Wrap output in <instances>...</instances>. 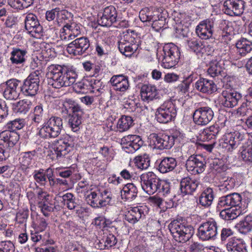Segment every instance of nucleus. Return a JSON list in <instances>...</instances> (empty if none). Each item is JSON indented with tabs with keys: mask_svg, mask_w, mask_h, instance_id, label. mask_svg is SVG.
<instances>
[{
	"mask_svg": "<svg viewBox=\"0 0 252 252\" xmlns=\"http://www.w3.org/2000/svg\"><path fill=\"white\" fill-rule=\"evenodd\" d=\"M47 76L49 80L48 84L54 88L60 89L73 84L77 74L74 70L66 66L51 64L47 68Z\"/></svg>",
	"mask_w": 252,
	"mask_h": 252,
	"instance_id": "nucleus-1",
	"label": "nucleus"
},
{
	"mask_svg": "<svg viewBox=\"0 0 252 252\" xmlns=\"http://www.w3.org/2000/svg\"><path fill=\"white\" fill-rule=\"evenodd\" d=\"M140 178L142 189L149 195L153 194L157 191L163 195L170 192L169 183L160 180L152 172L142 174Z\"/></svg>",
	"mask_w": 252,
	"mask_h": 252,
	"instance_id": "nucleus-2",
	"label": "nucleus"
},
{
	"mask_svg": "<svg viewBox=\"0 0 252 252\" xmlns=\"http://www.w3.org/2000/svg\"><path fill=\"white\" fill-rule=\"evenodd\" d=\"M168 228L174 240L180 243L188 241L194 233L192 226L182 223L176 220L169 224Z\"/></svg>",
	"mask_w": 252,
	"mask_h": 252,
	"instance_id": "nucleus-3",
	"label": "nucleus"
},
{
	"mask_svg": "<svg viewBox=\"0 0 252 252\" xmlns=\"http://www.w3.org/2000/svg\"><path fill=\"white\" fill-rule=\"evenodd\" d=\"M66 114L69 115L68 124L72 131L77 132L80 129L83 111L77 104H70L68 101L63 103Z\"/></svg>",
	"mask_w": 252,
	"mask_h": 252,
	"instance_id": "nucleus-4",
	"label": "nucleus"
},
{
	"mask_svg": "<svg viewBox=\"0 0 252 252\" xmlns=\"http://www.w3.org/2000/svg\"><path fill=\"white\" fill-rule=\"evenodd\" d=\"M40 128L39 135L43 138H55L59 135L63 129V120L61 118L51 117L44 125Z\"/></svg>",
	"mask_w": 252,
	"mask_h": 252,
	"instance_id": "nucleus-5",
	"label": "nucleus"
},
{
	"mask_svg": "<svg viewBox=\"0 0 252 252\" xmlns=\"http://www.w3.org/2000/svg\"><path fill=\"white\" fill-rule=\"evenodd\" d=\"M245 140L243 134L235 131L225 134L221 139L220 145L228 151L231 152L239 146H242V148H244Z\"/></svg>",
	"mask_w": 252,
	"mask_h": 252,
	"instance_id": "nucleus-6",
	"label": "nucleus"
},
{
	"mask_svg": "<svg viewBox=\"0 0 252 252\" xmlns=\"http://www.w3.org/2000/svg\"><path fill=\"white\" fill-rule=\"evenodd\" d=\"M139 39L126 34L124 35L118 43L120 52L126 57H131L139 47Z\"/></svg>",
	"mask_w": 252,
	"mask_h": 252,
	"instance_id": "nucleus-7",
	"label": "nucleus"
},
{
	"mask_svg": "<svg viewBox=\"0 0 252 252\" xmlns=\"http://www.w3.org/2000/svg\"><path fill=\"white\" fill-rule=\"evenodd\" d=\"M111 194L106 190L103 192L99 190L91 191L86 197L87 203L93 208H101L110 203Z\"/></svg>",
	"mask_w": 252,
	"mask_h": 252,
	"instance_id": "nucleus-8",
	"label": "nucleus"
},
{
	"mask_svg": "<svg viewBox=\"0 0 252 252\" xmlns=\"http://www.w3.org/2000/svg\"><path fill=\"white\" fill-rule=\"evenodd\" d=\"M218 235V225L214 220L202 223L198 228L197 236L203 241L215 240Z\"/></svg>",
	"mask_w": 252,
	"mask_h": 252,
	"instance_id": "nucleus-9",
	"label": "nucleus"
},
{
	"mask_svg": "<svg viewBox=\"0 0 252 252\" xmlns=\"http://www.w3.org/2000/svg\"><path fill=\"white\" fill-rule=\"evenodd\" d=\"M241 195L238 193H230L223 195L219 198L217 207L222 208L233 207L245 210L246 206L243 204Z\"/></svg>",
	"mask_w": 252,
	"mask_h": 252,
	"instance_id": "nucleus-10",
	"label": "nucleus"
},
{
	"mask_svg": "<svg viewBox=\"0 0 252 252\" xmlns=\"http://www.w3.org/2000/svg\"><path fill=\"white\" fill-rule=\"evenodd\" d=\"M194 123L198 126H205L213 119L214 112L209 106H201L196 109L193 113Z\"/></svg>",
	"mask_w": 252,
	"mask_h": 252,
	"instance_id": "nucleus-11",
	"label": "nucleus"
},
{
	"mask_svg": "<svg viewBox=\"0 0 252 252\" xmlns=\"http://www.w3.org/2000/svg\"><path fill=\"white\" fill-rule=\"evenodd\" d=\"M90 46V40L85 36L77 38L69 43L66 51L69 54L74 56L82 55L86 53Z\"/></svg>",
	"mask_w": 252,
	"mask_h": 252,
	"instance_id": "nucleus-12",
	"label": "nucleus"
},
{
	"mask_svg": "<svg viewBox=\"0 0 252 252\" xmlns=\"http://www.w3.org/2000/svg\"><path fill=\"white\" fill-rule=\"evenodd\" d=\"M206 167L205 159L199 155H191L186 161L187 170L192 174L202 173Z\"/></svg>",
	"mask_w": 252,
	"mask_h": 252,
	"instance_id": "nucleus-13",
	"label": "nucleus"
},
{
	"mask_svg": "<svg viewBox=\"0 0 252 252\" xmlns=\"http://www.w3.org/2000/svg\"><path fill=\"white\" fill-rule=\"evenodd\" d=\"M121 144L126 152L133 153L143 145V141L139 135H128L121 139Z\"/></svg>",
	"mask_w": 252,
	"mask_h": 252,
	"instance_id": "nucleus-14",
	"label": "nucleus"
},
{
	"mask_svg": "<svg viewBox=\"0 0 252 252\" xmlns=\"http://www.w3.org/2000/svg\"><path fill=\"white\" fill-rule=\"evenodd\" d=\"M34 206L37 207L43 214L47 217L49 212L53 211V208L45 204L46 201V193L42 190L41 188L36 186L34 189Z\"/></svg>",
	"mask_w": 252,
	"mask_h": 252,
	"instance_id": "nucleus-15",
	"label": "nucleus"
},
{
	"mask_svg": "<svg viewBox=\"0 0 252 252\" xmlns=\"http://www.w3.org/2000/svg\"><path fill=\"white\" fill-rule=\"evenodd\" d=\"M245 3L244 0H226L223 3V10L231 16H240L244 12Z\"/></svg>",
	"mask_w": 252,
	"mask_h": 252,
	"instance_id": "nucleus-16",
	"label": "nucleus"
},
{
	"mask_svg": "<svg viewBox=\"0 0 252 252\" xmlns=\"http://www.w3.org/2000/svg\"><path fill=\"white\" fill-rule=\"evenodd\" d=\"M242 98L240 93L233 90H223L220 96V103L224 107L232 108L236 106Z\"/></svg>",
	"mask_w": 252,
	"mask_h": 252,
	"instance_id": "nucleus-17",
	"label": "nucleus"
},
{
	"mask_svg": "<svg viewBox=\"0 0 252 252\" xmlns=\"http://www.w3.org/2000/svg\"><path fill=\"white\" fill-rule=\"evenodd\" d=\"M118 19V13L115 7L113 6H109L105 7L103 11L102 15L98 19L99 25L104 27H110L113 24L116 23Z\"/></svg>",
	"mask_w": 252,
	"mask_h": 252,
	"instance_id": "nucleus-18",
	"label": "nucleus"
},
{
	"mask_svg": "<svg viewBox=\"0 0 252 252\" xmlns=\"http://www.w3.org/2000/svg\"><path fill=\"white\" fill-rule=\"evenodd\" d=\"M172 138L168 135H158L153 133L151 135V143L153 144L155 148L159 150L169 149L174 145Z\"/></svg>",
	"mask_w": 252,
	"mask_h": 252,
	"instance_id": "nucleus-19",
	"label": "nucleus"
},
{
	"mask_svg": "<svg viewBox=\"0 0 252 252\" xmlns=\"http://www.w3.org/2000/svg\"><path fill=\"white\" fill-rule=\"evenodd\" d=\"M214 22L212 20H206L201 22L196 28L197 35L203 39H207L212 37Z\"/></svg>",
	"mask_w": 252,
	"mask_h": 252,
	"instance_id": "nucleus-20",
	"label": "nucleus"
},
{
	"mask_svg": "<svg viewBox=\"0 0 252 252\" xmlns=\"http://www.w3.org/2000/svg\"><path fill=\"white\" fill-rule=\"evenodd\" d=\"M199 185L198 180L189 177H185L180 182L181 192L185 195L191 194L196 190Z\"/></svg>",
	"mask_w": 252,
	"mask_h": 252,
	"instance_id": "nucleus-21",
	"label": "nucleus"
},
{
	"mask_svg": "<svg viewBox=\"0 0 252 252\" xmlns=\"http://www.w3.org/2000/svg\"><path fill=\"white\" fill-rule=\"evenodd\" d=\"M110 82L114 89L117 91L124 92L129 87L128 77L122 74L113 75Z\"/></svg>",
	"mask_w": 252,
	"mask_h": 252,
	"instance_id": "nucleus-22",
	"label": "nucleus"
},
{
	"mask_svg": "<svg viewBox=\"0 0 252 252\" xmlns=\"http://www.w3.org/2000/svg\"><path fill=\"white\" fill-rule=\"evenodd\" d=\"M195 88L202 93L212 94L217 90L216 85L212 80L200 78L195 83Z\"/></svg>",
	"mask_w": 252,
	"mask_h": 252,
	"instance_id": "nucleus-23",
	"label": "nucleus"
},
{
	"mask_svg": "<svg viewBox=\"0 0 252 252\" xmlns=\"http://www.w3.org/2000/svg\"><path fill=\"white\" fill-rule=\"evenodd\" d=\"M140 93L141 98L144 101L149 102L158 97V93L157 88L155 86L151 84L143 85Z\"/></svg>",
	"mask_w": 252,
	"mask_h": 252,
	"instance_id": "nucleus-24",
	"label": "nucleus"
},
{
	"mask_svg": "<svg viewBox=\"0 0 252 252\" xmlns=\"http://www.w3.org/2000/svg\"><path fill=\"white\" fill-rule=\"evenodd\" d=\"M73 143L70 140H60L54 147L55 154L57 158H61L67 155L72 149Z\"/></svg>",
	"mask_w": 252,
	"mask_h": 252,
	"instance_id": "nucleus-25",
	"label": "nucleus"
},
{
	"mask_svg": "<svg viewBox=\"0 0 252 252\" xmlns=\"http://www.w3.org/2000/svg\"><path fill=\"white\" fill-rule=\"evenodd\" d=\"M232 23L225 20H220L219 24V38L221 42L227 43L230 40V34L232 32Z\"/></svg>",
	"mask_w": 252,
	"mask_h": 252,
	"instance_id": "nucleus-26",
	"label": "nucleus"
},
{
	"mask_svg": "<svg viewBox=\"0 0 252 252\" xmlns=\"http://www.w3.org/2000/svg\"><path fill=\"white\" fill-rule=\"evenodd\" d=\"M19 135L14 131L5 130L0 133V140H2L6 146L13 147L18 141Z\"/></svg>",
	"mask_w": 252,
	"mask_h": 252,
	"instance_id": "nucleus-27",
	"label": "nucleus"
},
{
	"mask_svg": "<svg viewBox=\"0 0 252 252\" xmlns=\"http://www.w3.org/2000/svg\"><path fill=\"white\" fill-rule=\"evenodd\" d=\"M121 193L123 199L131 201L137 197L138 189L133 183H128L123 187Z\"/></svg>",
	"mask_w": 252,
	"mask_h": 252,
	"instance_id": "nucleus-28",
	"label": "nucleus"
},
{
	"mask_svg": "<svg viewBox=\"0 0 252 252\" xmlns=\"http://www.w3.org/2000/svg\"><path fill=\"white\" fill-rule=\"evenodd\" d=\"M145 216L142 206L132 208L125 215V219L129 222L134 224Z\"/></svg>",
	"mask_w": 252,
	"mask_h": 252,
	"instance_id": "nucleus-29",
	"label": "nucleus"
},
{
	"mask_svg": "<svg viewBox=\"0 0 252 252\" xmlns=\"http://www.w3.org/2000/svg\"><path fill=\"white\" fill-rule=\"evenodd\" d=\"M224 61L220 59V57H216V59L213 60L210 63V67L208 69V73L212 77H216L220 74L222 71Z\"/></svg>",
	"mask_w": 252,
	"mask_h": 252,
	"instance_id": "nucleus-30",
	"label": "nucleus"
},
{
	"mask_svg": "<svg viewBox=\"0 0 252 252\" xmlns=\"http://www.w3.org/2000/svg\"><path fill=\"white\" fill-rule=\"evenodd\" d=\"M220 127L218 124L213 125L205 128L201 133V138L204 141L215 139L220 132Z\"/></svg>",
	"mask_w": 252,
	"mask_h": 252,
	"instance_id": "nucleus-31",
	"label": "nucleus"
},
{
	"mask_svg": "<svg viewBox=\"0 0 252 252\" xmlns=\"http://www.w3.org/2000/svg\"><path fill=\"white\" fill-rule=\"evenodd\" d=\"M176 166L177 161L175 158L167 157L161 160L158 170L161 173H166L172 171Z\"/></svg>",
	"mask_w": 252,
	"mask_h": 252,
	"instance_id": "nucleus-32",
	"label": "nucleus"
},
{
	"mask_svg": "<svg viewBox=\"0 0 252 252\" xmlns=\"http://www.w3.org/2000/svg\"><path fill=\"white\" fill-rule=\"evenodd\" d=\"M220 213V217L225 220H232L243 213L244 210L233 207L222 208Z\"/></svg>",
	"mask_w": 252,
	"mask_h": 252,
	"instance_id": "nucleus-33",
	"label": "nucleus"
},
{
	"mask_svg": "<svg viewBox=\"0 0 252 252\" xmlns=\"http://www.w3.org/2000/svg\"><path fill=\"white\" fill-rule=\"evenodd\" d=\"M246 244L241 239L232 238L230 239L226 245L228 251L231 252H244L246 251Z\"/></svg>",
	"mask_w": 252,
	"mask_h": 252,
	"instance_id": "nucleus-34",
	"label": "nucleus"
},
{
	"mask_svg": "<svg viewBox=\"0 0 252 252\" xmlns=\"http://www.w3.org/2000/svg\"><path fill=\"white\" fill-rule=\"evenodd\" d=\"M236 52L241 56H245L252 50V42L246 38H241L236 43Z\"/></svg>",
	"mask_w": 252,
	"mask_h": 252,
	"instance_id": "nucleus-35",
	"label": "nucleus"
},
{
	"mask_svg": "<svg viewBox=\"0 0 252 252\" xmlns=\"http://www.w3.org/2000/svg\"><path fill=\"white\" fill-rule=\"evenodd\" d=\"M214 194L213 189L208 188L201 194L199 198V204L204 207L210 206L214 200Z\"/></svg>",
	"mask_w": 252,
	"mask_h": 252,
	"instance_id": "nucleus-36",
	"label": "nucleus"
},
{
	"mask_svg": "<svg viewBox=\"0 0 252 252\" xmlns=\"http://www.w3.org/2000/svg\"><path fill=\"white\" fill-rule=\"evenodd\" d=\"M87 84L90 91L95 93L97 95L103 93L104 85L100 80L91 78L87 80Z\"/></svg>",
	"mask_w": 252,
	"mask_h": 252,
	"instance_id": "nucleus-37",
	"label": "nucleus"
},
{
	"mask_svg": "<svg viewBox=\"0 0 252 252\" xmlns=\"http://www.w3.org/2000/svg\"><path fill=\"white\" fill-rule=\"evenodd\" d=\"M132 118L128 116H122L117 122V128L120 132L127 130L133 125Z\"/></svg>",
	"mask_w": 252,
	"mask_h": 252,
	"instance_id": "nucleus-38",
	"label": "nucleus"
},
{
	"mask_svg": "<svg viewBox=\"0 0 252 252\" xmlns=\"http://www.w3.org/2000/svg\"><path fill=\"white\" fill-rule=\"evenodd\" d=\"M161 56H171L180 58V52L178 47L173 43L165 44L163 47Z\"/></svg>",
	"mask_w": 252,
	"mask_h": 252,
	"instance_id": "nucleus-39",
	"label": "nucleus"
},
{
	"mask_svg": "<svg viewBox=\"0 0 252 252\" xmlns=\"http://www.w3.org/2000/svg\"><path fill=\"white\" fill-rule=\"evenodd\" d=\"M157 57L159 60L161 57L162 66L167 69L174 67L180 59V58L171 56H160L158 53H157Z\"/></svg>",
	"mask_w": 252,
	"mask_h": 252,
	"instance_id": "nucleus-40",
	"label": "nucleus"
},
{
	"mask_svg": "<svg viewBox=\"0 0 252 252\" xmlns=\"http://www.w3.org/2000/svg\"><path fill=\"white\" fill-rule=\"evenodd\" d=\"M21 155H22L20 161L21 169L26 174H28L30 173L32 167L31 152H25Z\"/></svg>",
	"mask_w": 252,
	"mask_h": 252,
	"instance_id": "nucleus-41",
	"label": "nucleus"
},
{
	"mask_svg": "<svg viewBox=\"0 0 252 252\" xmlns=\"http://www.w3.org/2000/svg\"><path fill=\"white\" fill-rule=\"evenodd\" d=\"M30 103V101L25 100L14 103L12 104V109L15 113L25 114L31 108Z\"/></svg>",
	"mask_w": 252,
	"mask_h": 252,
	"instance_id": "nucleus-42",
	"label": "nucleus"
},
{
	"mask_svg": "<svg viewBox=\"0 0 252 252\" xmlns=\"http://www.w3.org/2000/svg\"><path fill=\"white\" fill-rule=\"evenodd\" d=\"M63 202L64 205H66L69 210L75 209L79 205L76 202V198L74 195L71 193H66L62 196Z\"/></svg>",
	"mask_w": 252,
	"mask_h": 252,
	"instance_id": "nucleus-43",
	"label": "nucleus"
},
{
	"mask_svg": "<svg viewBox=\"0 0 252 252\" xmlns=\"http://www.w3.org/2000/svg\"><path fill=\"white\" fill-rule=\"evenodd\" d=\"M237 227L240 233H247L252 229V218L251 216H247L243 220L238 224Z\"/></svg>",
	"mask_w": 252,
	"mask_h": 252,
	"instance_id": "nucleus-44",
	"label": "nucleus"
},
{
	"mask_svg": "<svg viewBox=\"0 0 252 252\" xmlns=\"http://www.w3.org/2000/svg\"><path fill=\"white\" fill-rule=\"evenodd\" d=\"M134 161L135 165L140 169H147L150 166V160L147 154L136 157Z\"/></svg>",
	"mask_w": 252,
	"mask_h": 252,
	"instance_id": "nucleus-45",
	"label": "nucleus"
},
{
	"mask_svg": "<svg viewBox=\"0 0 252 252\" xmlns=\"http://www.w3.org/2000/svg\"><path fill=\"white\" fill-rule=\"evenodd\" d=\"M139 18L143 22L153 21L156 15L154 14L152 9L148 7L142 9L139 12Z\"/></svg>",
	"mask_w": 252,
	"mask_h": 252,
	"instance_id": "nucleus-46",
	"label": "nucleus"
},
{
	"mask_svg": "<svg viewBox=\"0 0 252 252\" xmlns=\"http://www.w3.org/2000/svg\"><path fill=\"white\" fill-rule=\"evenodd\" d=\"M163 111L166 112L173 118L176 116L177 111L174 104L171 100H167L163 102L159 107Z\"/></svg>",
	"mask_w": 252,
	"mask_h": 252,
	"instance_id": "nucleus-47",
	"label": "nucleus"
},
{
	"mask_svg": "<svg viewBox=\"0 0 252 252\" xmlns=\"http://www.w3.org/2000/svg\"><path fill=\"white\" fill-rule=\"evenodd\" d=\"M156 118L159 123L163 124L168 123L173 119L172 116H169L168 114L163 111V110L159 107H158L156 111Z\"/></svg>",
	"mask_w": 252,
	"mask_h": 252,
	"instance_id": "nucleus-48",
	"label": "nucleus"
},
{
	"mask_svg": "<svg viewBox=\"0 0 252 252\" xmlns=\"http://www.w3.org/2000/svg\"><path fill=\"white\" fill-rule=\"evenodd\" d=\"M32 38L41 39L43 36V29L39 22L32 16Z\"/></svg>",
	"mask_w": 252,
	"mask_h": 252,
	"instance_id": "nucleus-49",
	"label": "nucleus"
},
{
	"mask_svg": "<svg viewBox=\"0 0 252 252\" xmlns=\"http://www.w3.org/2000/svg\"><path fill=\"white\" fill-rule=\"evenodd\" d=\"M42 72L36 70L32 73V95L37 93L39 88L40 76Z\"/></svg>",
	"mask_w": 252,
	"mask_h": 252,
	"instance_id": "nucleus-50",
	"label": "nucleus"
},
{
	"mask_svg": "<svg viewBox=\"0 0 252 252\" xmlns=\"http://www.w3.org/2000/svg\"><path fill=\"white\" fill-rule=\"evenodd\" d=\"M166 18L161 15L155 16L153 20L152 28L156 31H159L165 25Z\"/></svg>",
	"mask_w": 252,
	"mask_h": 252,
	"instance_id": "nucleus-51",
	"label": "nucleus"
},
{
	"mask_svg": "<svg viewBox=\"0 0 252 252\" xmlns=\"http://www.w3.org/2000/svg\"><path fill=\"white\" fill-rule=\"evenodd\" d=\"M189 48L192 51L197 53L202 48L201 43L195 38H189L187 40Z\"/></svg>",
	"mask_w": 252,
	"mask_h": 252,
	"instance_id": "nucleus-52",
	"label": "nucleus"
},
{
	"mask_svg": "<svg viewBox=\"0 0 252 252\" xmlns=\"http://www.w3.org/2000/svg\"><path fill=\"white\" fill-rule=\"evenodd\" d=\"M32 85V77L31 74L28 77L25 81L23 85L21 87V91L22 93L26 96H32V89L31 86Z\"/></svg>",
	"mask_w": 252,
	"mask_h": 252,
	"instance_id": "nucleus-53",
	"label": "nucleus"
},
{
	"mask_svg": "<svg viewBox=\"0 0 252 252\" xmlns=\"http://www.w3.org/2000/svg\"><path fill=\"white\" fill-rule=\"evenodd\" d=\"M197 74L191 73L183 81V84L179 87L181 88V91L184 93L188 91L190 83L197 78Z\"/></svg>",
	"mask_w": 252,
	"mask_h": 252,
	"instance_id": "nucleus-54",
	"label": "nucleus"
},
{
	"mask_svg": "<svg viewBox=\"0 0 252 252\" xmlns=\"http://www.w3.org/2000/svg\"><path fill=\"white\" fill-rule=\"evenodd\" d=\"M24 52L20 50H14L11 53L10 60L12 63L18 64L24 61Z\"/></svg>",
	"mask_w": 252,
	"mask_h": 252,
	"instance_id": "nucleus-55",
	"label": "nucleus"
},
{
	"mask_svg": "<svg viewBox=\"0 0 252 252\" xmlns=\"http://www.w3.org/2000/svg\"><path fill=\"white\" fill-rule=\"evenodd\" d=\"M33 177L36 182L38 183L40 186H43L45 185L46 182V178L43 169L35 171Z\"/></svg>",
	"mask_w": 252,
	"mask_h": 252,
	"instance_id": "nucleus-56",
	"label": "nucleus"
},
{
	"mask_svg": "<svg viewBox=\"0 0 252 252\" xmlns=\"http://www.w3.org/2000/svg\"><path fill=\"white\" fill-rule=\"evenodd\" d=\"M42 112L43 109L41 106L38 105L34 108V122L35 124L37 123V125L39 124L40 127L43 125L42 118Z\"/></svg>",
	"mask_w": 252,
	"mask_h": 252,
	"instance_id": "nucleus-57",
	"label": "nucleus"
},
{
	"mask_svg": "<svg viewBox=\"0 0 252 252\" xmlns=\"http://www.w3.org/2000/svg\"><path fill=\"white\" fill-rule=\"evenodd\" d=\"M241 157L244 160L252 162V145L242 148Z\"/></svg>",
	"mask_w": 252,
	"mask_h": 252,
	"instance_id": "nucleus-58",
	"label": "nucleus"
},
{
	"mask_svg": "<svg viewBox=\"0 0 252 252\" xmlns=\"http://www.w3.org/2000/svg\"><path fill=\"white\" fill-rule=\"evenodd\" d=\"M65 28L68 30V32L67 36V40H72L75 37H76L80 33V32L78 31V29H76V33L74 32L75 29V24H72L71 25L66 24L63 27V30L64 31Z\"/></svg>",
	"mask_w": 252,
	"mask_h": 252,
	"instance_id": "nucleus-59",
	"label": "nucleus"
},
{
	"mask_svg": "<svg viewBox=\"0 0 252 252\" xmlns=\"http://www.w3.org/2000/svg\"><path fill=\"white\" fill-rule=\"evenodd\" d=\"M7 127L10 129V131H15L17 129H20L23 127V124L20 119L10 121L7 124Z\"/></svg>",
	"mask_w": 252,
	"mask_h": 252,
	"instance_id": "nucleus-60",
	"label": "nucleus"
},
{
	"mask_svg": "<svg viewBox=\"0 0 252 252\" xmlns=\"http://www.w3.org/2000/svg\"><path fill=\"white\" fill-rule=\"evenodd\" d=\"M14 246L10 241L0 243V252H14Z\"/></svg>",
	"mask_w": 252,
	"mask_h": 252,
	"instance_id": "nucleus-61",
	"label": "nucleus"
},
{
	"mask_svg": "<svg viewBox=\"0 0 252 252\" xmlns=\"http://www.w3.org/2000/svg\"><path fill=\"white\" fill-rule=\"evenodd\" d=\"M23 0H8V4L15 9H21L22 8H27L30 4H26L22 2Z\"/></svg>",
	"mask_w": 252,
	"mask_h": 252,
	"instance_id": "nucleus-62",
	"label": "nucleus"
},
{
	"mask_svg": "<svg viewBox=\"0 0 252 252\" xmlns=\"http://www.w3.org/2000/svg\"><path fill=\"white\" fill-rule=\"evenodd\" d=\"M8 106L5 101L0 99V123L8 115Z\"/></svg>",
	"mask_w": 252,
	"mask_h": 252,
	"instance_id": "nucleus-63",
	"label": "nucleus"
},
{
	"mask_svg": "<svg viewBox=\"0 0 252 252\" xmlns=\"http://www.w3.org/2000/svg\"><path fill=\"white\" fill-rule=\"evenodd\" d=\"M117 242L116 237L112 234L108 235L104 241V246L107 248H110L115 246Z\"/></svg>",
	"mask_w": 252,
	"mask_h": 252,
	"instance_id": "nucleus-64",
	"label": "nucleus"
}]
</instances>
